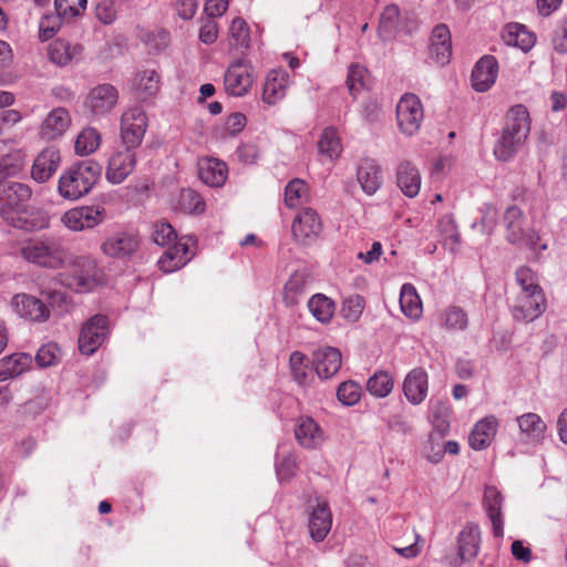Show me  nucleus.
Wrapping results in <instances>:
<instances>
[{
	"mask_svg": "<svg viewBox=\"0 0 567 567\" xmlns=\"http://www.w3.org/2000/svg\"><path fill=\"white\" fill-rule=\"evenodd\" d=\"M293 380L300 385L307 384L309 372L307 357L300 351H293L289 358Z\"/></svg>",
	"mask_w": 567,
	"mask_h": 567,
	"instance_id": "nucleus-50",
	"label": "nucleus"
},
{
	"mask_svg": "<svg viewBox=\"0 0 567 567\" xmlns=\"http://www.w3.org/2000/svg\"><path fill=\"white\" fill-rule=\"evenodd\" d=\"M368 70L359 64H351L347 78V85L352 95L365 86Z\"/></svg>",
	"mask_w": 567,
	"mask_h": 567,
	"instance_id": "nucleus-53",
	"label": "nucleus"
},
{
	"mask_svg": "<svg viewBox=\"0 0 567 567\" xmlns=\"http://www.w3.org/2000/svg\"><path fill=\"white\" fill-rule=\"evenodd\" d=\"M159 89V75L155 70H145L135 79V91L138 99L145 101L154 96Z\"/></svg>",
	"mask_w": 567,
	"mask_h": 567,
	"instance_id": "nucleus-38",
	"label": "nucleus"
},
{
	"mask_svg": "<svg viewBox=\"0 0 567 567\" xmlns=\"http://www.w3.org/2000/svg\"><path fill=\"white\" fill-rule=\"evenodd\" d=\"M105 209L99 206H81L69 209L62 217V224L72 231H82L91 229L105 219Z\"/></svg>",
	"mask_w": 567,
	"mask_h": 567,
	"instance_id": "nucleus-11",
	"label": "nucleus"
},
{
	"mask_svg": "<svg viewBox=\"0 0 567 567\" xmlns=\"http://www.w3.org/2000/svg\"><path fill=\"white\" fill-rule=\"evenodd\" d=\"M41 293L52 309L58 310L59 312L68 310L69 302L65 292L61 290H45Z\"/></svg>",
	"mask_w": 567,
	"mask_h": 567,
	"instance_id": "nucleus-59",
	"label": "nucleus"
},
{
	"mask_svg": "<svg viewBox=\"0 0 567 567\" xmlns=\"http://www.w3.org/2000/svg\"><path fill=\"white\" fill-rule=\"evenodd\" d=\"M197 10L196 0H176L177 14L184 19L189 20L194 17Z\"/></svg>",
	"mask_w": 567,
	"mask_h": 567,
	"instance_id": "nucleus-64",
	"label": "nucleus"
},
{
	"mask_svg": "<svg viewBox=\"0 0 567 567\" xmlns=\"http://www.w3.org/2000/svg\"><path fill=\"white\" fill-rule=\"evenodd\" d=\"M504 223L507 229V240L516 245H529V239L524 229L525 219L523 212L517 206L508 207L504 215Z\"/></svg>",
	"mask_w": 567,
	"mask_h": 567,
	"instance_id": "nucleus-31",
	"label": "nucleus"
},
{
	"mask_svg": "<svg viewBox=\"0 0 567 567\" xmlns=\"http://www.w3.org/2000/svg\"><path fill=\"white\" fill-rule=\"evenodd\" d=\"M196 247L197 239L194 236H182L163 252L158 259L159 269L166 274L179 270L196 255Z\"/></svg>",
	"mask_w": 567,
	"mask_h": 567,
	"instance_id": "nucleus-6",
	"label": "nucleus"
},
{
	"mask_svg": "<svg viewBox=\"0 0 567 567\" xmlns=\"http://www.w3.org/2000/svg\"><path fill=\"white\" fill-rule=\"evenodd\" d=\"M230 45L237 49H248L250 42V32L248 24L241 18L233 20L230 28Z\"/></svg>",
	"mask_w": 567,
	"mask_h": 567,
	"instance_id": "nucleus-47",
	"label": "nucleus"
},
{
	"mask_svg": "<svg viewBox=\"0 0 567 567\" xmlns=\"http://www.w3.org/2000/svg\"><path fill=\"white\" fill-rule=\"evenodd\" d=\"M101 144V135L93 127L83 128L78 135L74 144L75 153L86 156L94 153Z\"/></svg>",
	"mask_w": 567,
	"mask_h": 567,
	"instance_id": "nucleus-42",
	"label": "nucleus"
},
{
	"mask_svg": "<svg viewBox=\"0 0 567 567\" xmlns=\"http://www.w3.org/2000/svg\"><path fill=\"white\" fill-rule=\"evenodd\" d=\"M177 238L173 226L167 221H157L153 225L152 239L158 246H166Z\"/></svg>",
	"mask_w": 567,
	"mask_h": 567,
	"instance_id": "nucleus-54",
	"label": "nucleus"
},
{
	"mask_svg": "<svg viewBox=\"0 0 567 567\" xmlns=\"http://www.w3.org/2000/svg\"><path fill=\"white\" fill-rule=\"evenodd\" d=\"M288 74L282 70H271L265 81L262 100L269 105L276 104L287 92Z\"/></svg>",
	"mask_w": 567,
	"mask_h": 567,
	"instance_id": "nucleus-29",
	"label": "nucleus"
},
{
	"mask_svg": "<svg viewBox=\"0 0 567 567\" xmlns=\"http://www.w3.org/2000/svg\"><path fill=\"white\" fill-rule=\"evenodd\" d=\"M135 164V150L130 147L117 150L109 158L105 177L111 184H121L134 171Z\"/></svg>",
	"mask_w": 567,
	"mask_h": 567,
	"instance_id": "nucleus-13",
	"label": "nucleus"
},
{
	"mask_svg": "<svg viewBox=\"0 0 567 567\" xmlns=\"http://www.w3.org/2000/svg\"><path fill=\"white\" fill-rule=\"evenodd\" d=\"M198 176L210 187H221L227 179L228 167L220 159L205 157L198 162Z\"/></svg>",
	"mask_w": 567,
	"mask_h": 567,
	"instance_id": "nucleus-27",
	"label": "nucleus"
},
{
	"mask_svg": "<svg viewBox=\"0 0 567 567\" xmlns=\"http://www.w3.org/2000/svg\"><path fill=\"white\" fill-rule=\"evenodd\" d=\"M295 437L300 446L313 450L324 441L320 425L310 416H300L296 421Z\"/></svg>",
	"mask_w": 567,
	"mask_h": 567,
	"instance_id": "nucleus-22",
	"label": "nucleus"
},
{
	"mask_svg": "<svg viewBox=\"0 0 567 567\" xmlns=\"http://www.w3.org/2000/svg\"><path fill=\"white\" fill-rule=\"evenodd\" d=\"M54 7L59 17L71 19L86 8V0H54Z\"/></svg>",
	"mask_w": 567,
	"mask_h": 567,
	"instance_id": "nucleus-51",
	"label": "nucleus"
},
{
	"mask_svg": "<svg viewBox=\"0 0 567 567\" xmlns=\"http://www.w3.org/2000/svg\"><path fill=\"white\" fill-rule=\"evenodd\" d=\"M502 40L506 45L520 49L524 53L532 49V32L518 22H509L504 27Z\"/></svg>",
	"mask_w": 567,
	"mask_h": 567,
	"instance_id": "nucleus-34",
	"label": "nucleus"
},
{
	"mask_svg": "<svg viewBox=\"0 0 567 567\" xmlns=\"http://www.w3.org/2000/svg\"><path fill=\"white\" fill-rule=\"evenodd\" d=\"M497 426V419L493 415L478 421L470 434V446L477 451L486 449L493 441Z\"/></svg>",
	"mask_w": 567,
	"mask_h": 567,
	"instance_id": "nucleus-30",
	"label": "nucleus"
},
{
	"mask_svg": "<svg viewBox=\"0 0 567 567\" xmlns=\"http://www.w3.org/2000/svg\"><path fill=\"white\" fill-rule=\"evenodd\" d=\"M430 58L440 65L450 62L452 55V40L450 29L445 24H437L432 30L430 39Z\"/></svg>",
	"mask_w": 567,
	"mask_h": 567,
	"instance_id": "nucleus-20",
	"label": "nucleus"
},
{
	"mask_svg": "<svg viewBox=\"0 0 567 567\" xmlns=\"http://www.w3.org/2000/svg\"><path fill=\"white\" fill-rule=\"evenodd\" d=\"M218 38V25L213 19L206 20L199 29V40L204 44H213Z\"/></svg>",
	"mask_w": 567,
	"mask_h": 567,
	"instance_id": "nucleus-61",
	"label": "nucleus"
},
{
	"mask_svg": "<svg viewBox=\"0 0 567 567\" xmlns=\"http://www.w3.org/2000/svg\"><path fill=\"white\" fill-rule=\"evenodd\" d=\"M81 51V45H72L65 40L58 39L50 44L48 54L51 62L59 66H64L68 65L74 58H76Z\"/></svg>",
	"mask_w": 567,
	"mask_h": 567,
	"instance_id": "nucleus-35",
	"label": "nucleus"
},
{
	"mask_svg": "<svg viewBox=\"0 0 567 567\" xmlns=\"http://www.w3.org/2000/svg\"><path fill=\"white\" fill-rule=\"evenodd\" d=\"M481 543V530L476 524L468 523L461 530L457 544L458 556L462 560H471L476 557Z\"/></svg>",
	"mask_w": 567,
	"mask_h": 567,
	"instance_id": "nucleus-32",
	"label": "nucleus"
},
{
	"mask_svg": "<svg viewBox=\"0 0 567 567\" xmlns=\"http://www.w3.org/2000/svg\"><path fill=\"white\" fill-rule=\"evenodd\" d=\"M71 125V116L64 107L52 110L44 118L40 134L43 140L53 141L61 137Z\"/></svg>",
	"mask_w": 567,
	"mask_h": 567,
	"instance_id": "nucleus-25",
	"label": "nucleus"
},
{
	"mask_svg": "<svg viewBox=\"0 0 567 567\" xmlns=\"http://www.w3.org/2000/svg\"><path fill=\"white\" fill-rule=\"evenodd\" d=\"M319 152L331 161L338 158L342 152V144L334 127H326L318 142Z\"/></svg>",
	"mask_w": 567,
	"mask_h": 567,
	"instance_id": "nucleus-41",
	"label": "nucleus"
},
{
	"mask_svg": "<svg viewBox=\"0 0 567 567\" xmlns=\"http://www.w3.org/2000/svg\"><path fill=\"white\" fill-rule=\"evenodd\" d=\"M427 373L422 368L413 369L404 379L403 392L408 401L414 405L422 403L427 394Z\"/></svg>",
	"mask_w": 567,
	"mask_h": 567,
	"instance_id": "nucleus-26",
	"label": "nucleus"
},
{
	"mask_svg": "<svg viewBox=\"0 0 567 567\" xmlns=\"http://www.w3.org/2000/svg\"><path fill=\"white\" fill-rule=\"evenodd\" d=\"M297 468L298 465L296 456L288 454L284 456L280 463L277 465V475L281 482L288 481L296 474Z\"/></svg>",
	"mask_w": 567,
	"mask_h": 567,
	"instance_id": "nucleus-60",
	"label": "nucleus"
},
{
	"mask_svg": "<svg viewBox=\"0 0 567 567\" xmlns=\"http://www.w3.org/2000/svg\"><path fill=\"white\" fill-rule=\"evenodd\" d=\"M530 130V118L526 106L515 105L509 109L501 138L494 146V155L499 161H508L526 142Z\"/></svg>",
	"mask_w": 567,
	"mask_h": 567,
	"instance_id": "nucleus-2",
	"label": "nucleus"
},
{
	"mask_svg": "<svg viewBox=\"0 0 567 567\" xmlns=\"http://www.w3.org/2000/svg\"><path fill=\"white\" fill-rule=\"evenodd\" d=\"M107 336V318L95 315L82 327L79 336V350L85 355L93 354Z\"/></svg>",
	"mask_w": 567,
	"mask_h": 567,
	"instance_id": "nucleus-12",
	"label": "nucleus"
},
{
	"mask_svg": "<svg viewBox=\"0 0 567 567\" xmlns=\"http://www.w3.org/2000/svg\"><path fill=\"white\" fill-rule=\"evenodd\" d=\"M225 90L234 96H244L252 85L250 66L239 60L233 63L225 73Z\"/></svg>",
	"mask_w": 567,
	"mask_h": 567,
	"instance_id": "nucleus-14",
	"label": "nucleus"
},
{
	"mask_svg": "<svg viewBox=\"0 0 567 567\" xmlns=\"http://www.w3.org/2000/svg\"><path fill=\"white\" fill-rule=\"evenodd\" d=\"M32 357L25 352H17L0 360V382L19 377L31 368Z\"/></svg>",
	"mask_w": 567,
	"mask_h": 567,
	"instance_id": "nucleus-33",
	"label": "nucleus"
},
{
	"mask_svg": "<svg viewBox=\"0 0 567 567\" xmlns=\"http://www.w3.org/2000/svg\"><path fill=\"white\" fill-rule=\"evenodd\" d=\"M61 163L59 150L47 147L34 158L31 176L38 183L48 182L56 172Z\"/></svg>",
	"mask_w": 567,
	"mask_h": 567,
	"instance_id": "nucleus-21",
	"label": "nucleus"
},
{
	"mask_svg": "<svg viewBox=\"0 0 567 567\" xmlns=\"http://www.w3.org/2000/svg\"><path fill=\"white\" fill-rule=\"evenodd\" d=\"M148 122L138 106L127 109L121 118V138L125 147L136 150L144 138Z\"/></svg>",
	"mask_w": 567,
	"mask_h": 567,
	"instance_id": "nucleus-9",
	"label": "nucleus"
},
{
	"mask_svg": "<svg viewBox=\"0 0 567 567\" xmlns=\"http://www.w3.org/2000/svg\"><path fill=\"white\" fill-rule=\"evenodd\" d=\"M62 358V351L54 342L43 344L35 354V362L41 368L55 365Z\"/></svg>",
	"mask_w": 567,
	"mask_h": 567,
	"instance_id": "nucleus-49",
	"label": "nucleus"
},
{
	"mask_svg": "<svg viewBox=\"0 0 567 567\" xmlns=\"http://www.w3.org/2000/svg\"><path fill=\"white\" fill-rule=\"evenodd\" d=\"M554 49L558 53H567V17L564 18L557 28L554 39H553Z\"/></svg>",
	"mask_w": 567,
	"mask_h": 567,
	"instance_id": "nucleus-62",
	"label": "nucleus"
},
{
	"mask_svg": "<svg viewBox=\"0 0 567 567\" xmlns=\"http://www.w3.org/2000/svg\"><path fill=\"white\" fill-rule=\"evenodd\" d=\"M364 309V299L354 295L344 300L342 306L343 317L350 321H357Z\"/></svg>",
	"mask_w": 567,
	"mask_h": 567,
	"instance_id": "nucleus-56",
	"label": "nucleus"
},
{
	"mask_svg": "<svg viewBox=\"0 0 567 567\" xmlns=\"http://www.w3.org/2000/svg\"><path fill=\"white\" fill-rule=\"evenodd\" d=\"M503 503L504 497L495 486H485L483 508L492 523L493 535L497 538H502L504 535Z\"/></svg>",
	"mask_w": 567,
	"mask_h": 567,
	"instance_id": "nucleus-17",
	"label": "nucleus"
},
{
	"mask_svg": "<svg viewBox=\"0 0 567 567\" xmlns=\"http://www.w3.org/2000/svg\"><path fill=\"white\" fill-rule=\"evenodd\" d=\"M102 274L96 261L89 256H80L72 261L66 286L75 292H89L101 282Z\"/></svg>",
	"mask_w": 567,
	"mask_h": 567,
	"instance_id": "nucleus-5",
	"label": "nucleus"
},
{
	"mask_svg": "<svg viewBox=\"0 0 567 567\" xmlns=\"http://www.w3.org/2000/svg\"><path fill=\"white\" fill-rule=\"evenodd\" d=\"M307 276L302 272H293L284 288V302L288 307L299 303L300 297L306 292Z\"/></svg>",
	"mask_w": 567,
	"mask_h": 567,
	"instance_id": "nucleus-39",
	"label": "nucleus"
},
{
	"mask_svg": "<svg viewBox=\"0 0 567 567\" xmlns=\"http://www.w3.org/2000/svg\"><path fill=\"white\" fill-rule=\"evenodd\" d=\"M228 8V0H207L204 7L209 18L221 17Z\"/></svg>",
	"mask_w": 567,
	"mask_h": 567,
	"instance_id": "nucleus-63",
	"label": "nucleus"
},
{
	"mask_svg": "<svg viewBox=\"0 0 567 567\" xmlns=\"http://www.w3.org/2000/svg\"><path fill=\"white\" fill-rule=\"evenodd\" d=\"M322 230L319 215L312 208H305L293 220L292 234L295 238L307 244L319 236Z\"/></svg>",
	"mask_w": 567,
	"mask_h": 567,
	"instance_id": "nucleus-19",
	"label": "nucleus"
},
{
	"mask_svg": "<svg viewBox=\"0 0 567 567\" xmlns=\"http://www.w3.org/2000/svg\"><path fill=\"white\" fill-rule=\"evenodd\" d=\"M400 24V9L395 4H390L383 10L380 23H379V35L383 40H388L399 29Z\"/></svg>",
	"mask_w": 567,
	"mask_h": 567,
	"instance_id": "nucleus-43",
	"label": "nucleus"
},
{
	"mask_svg": "<svg viewBox=\"0 0 567 567\" xmlns=\"http://www.w3.org/2000/svg\"><path fill=\"white\" fill-rule=\"evenodd\" d=\"M498 64L494 56L485 55L477 61L472 71V86L476 92H486L495 83Z\"/></svg>",
	"mask_w": 567,
	"mask_h": 567,
	"instance_id": "nucleus-23",
	"label": "nucleus"
},
{
	"mask_svg": "<svg viewBox=\"0 0 567 567\" xmlns=\"http://www.w3.org/2000/svg\"><path fill=\"white\" fill-rule=\"evenodd\" d=\"M20 255L25 261L47 269L62 268L69 256L59 239L47 235L23 240Z\"/></svg>",
	"mask_w": 567,
	"mask_h": 567,
	"instance_id": "nucleus-4",
	"label": "nucleus"
},
{
	"mask_svg": "<svg viewBox=\"0 0 567 567\" xmlns=\"http://www.w3.org/2000/svg\"><path fill=\"white\" fill-rule=\"evenodd\" d=\"M23 169V158L19 153H10L0 157V197L12 194L14 197L25 198L29 194V185L18 182H9Z\"/></svg>",
	"mask_w": 567,
	"mask_h": 567,
	"instance_id": "nucleus-8",
	"label": "nucleus"
},
{
	"mask_svg": "<svg viewBox=\"0 0 567 567\" xmlns=\"http://www.w3.org/2000/svg\"><path fill=\"white\" fill-rule=\"evenodd\" d=\"M95 17L104 24H111L116 19V10L112 0H102L95 7Z\"/></svg>",
	"mask_w": 567,
	"mask_h": 567,
	"instance_id": "nucleus-58",
	"label": "nucleus"
},
{
	"mask_svg": "<svg viewBox=\"0 0 567 567\" xmlns=\"http://www.w3.org/2000/svg\"><path fill=\"white\" fill-rule=\"evenodd\" d=\"M442 245L451 252H456L460 245V234L451 216H444L439 223Z\"/></svg>",
	"mask_w": 567,
	"mask_h": 567,
	"instance_id": "nucleus-45",
	"label": "nucleus"
},
{
	"mask_svg": "<svg viewBox=\"0 0 567 567\" xmlns=\"http://www.w3.org/2000/svg\"><path fill=\"white\" fill-rule=\"evenodd\" d=\"M308 198V186L299 178L290 181L285 188V204L289 208L302 205Z\"/></svg>",
	"mask_w": 567,
	"mask_h": 567,
	"instance_id": "nucleus-44",
	"label": "nucleus"
},
{
	"mask_svg": "<svg viewBox=\"0 0 567 567\" xmlns=\"http://www.w3.org/2000/svg\"><path fill=\"white\" fill-rule=\"evenodd\" d=\"M141 244L138 234L121 230L106 237L101 244V250L109 258L124 260L134 256Z\"/></svg>",
	"mask_w": 567,
	"mask_h": 567,
	"instance_id": "nucleus-10",
	"label": "nucleus"
},
{
	"mask_svg": "<svg viewBox=\"0 0 567 567\" xmlns=\"http://www.w3.org/2000/svg\"><path fill=\"white\" fill-rule=\"evenodd\" d=\"M361 386L354 381L342 382L337 390L338 400L344 405H353L360 400Z\"/></svg>",
	"mask_w": 567,
	"mask_h": 567,
	"instance_id": "nucleus-52",
	"label": "nucleus"
},
{
	"mask_svg": "<svg viewBox=\"0 0 567 567\" xmlns=\"http://www.w3.org/2000/svg\"><path fill=\"white\" fill-rule=\"evenodd\" d=\"M178 204L181 209L188 214H202L205 210V202L202 196L192 188L182 189Z\"/></svg>",
	"mask_w": 567,
	"mask_h": 567,
	"instance_id": "nucleus-48",
	"label": "nucleus"
},
{
	"mask_svg": "<svg viewBox=\"0 0 567 567\" xmlns=\"http://www.w3.org/2000/svg\"><path fill=\"white\" fill-rule=\"evenodd\" d=\"M443 320L445 327L452 330H463L466 328L468 322L466 312L462 308L455 306L450 307L443 313Z\"/></svg>",
	"mask_w": 567,
	"mask_h": 567,
	"instance_id": "nucleus-55",
	"label": "nucleus"
},
{
	"mask_svg": "<svg viewBox=\"0 0 567 567\" xmlns=\"http://www.w3.org/2000/svg\"><path fill=\"white\" fill-rule=\"evenodd\" d=\"M60 18L53 16H45L41 19L39 25V37L42 41H48L55 35L60 29Z\"/></svg>",
	"mask_w": 567,
	"mask_h": 567,
	"instance_id": "nucleus-57",
	"label": "nucleus"
},
{
	"mask_svg": "<svg viewBox=\"0 0 567 567\" xmlns=\"http://www.w3.org/2000/svg\"><path fill=\"white\" fill-rule=\"evenodd\" d=\"M308 309L319 322L328 323L334 313V302L327 296L317 293L309 299Z\"/></svg>",
	"mask_w": 567,
	"mask_h": 567,
	"instance_id": "nucleus-40",
	"label": "nucleus"
},
{
	"mask_svg": "<svg viewBox=\"0 0 567 567\" xmlns=\"http://www.w3.org/2000/svg\"><path fill=\"white\" fill-rule=\"evenodd\" d=\"M400 306L402 312L411 318L419 319L422 315V301L416 289L411 284H404L400 293Z\"/></svg>",
	"mask_w": 567,
	"mask_h": 567,
	"instance_id": "nucleus-37",
	"label": "nucleus"
},
{
	"mask_svg": "<svg viewBox=\"0 0 567 567\" xmlns=\"http://www.w3.org/2000/svg\"><path fill=\"white\" fill-rule=\"evenodd\" d=\"M118 100L115 86L104 83L93 87L85 101V107L94 115H104L111 112Z\"/></svg>",
	"mask_w": 567,
	"mask_h": 567,
	"instance_id": "nucleus-15",
	"label": "nucleus"
},
{
	"mask_svg": "<svg viewBox=\"0 0 567 567\" xmlns=\"http://www.w3.org/2000/svg\"><path fill=\"white\" fill-rule=\"evenodd\" d=\"M396 184L406 197H415L421 188V174L417 167L409 161L401 162L396 168Z\"/></svg>",
	"mask_w": 567,
	"mask_h": 567,
	"instance_id": "nucleus-28",
	"label": "nucleus"
},
{
	"mask_svg": "<svg viewBox=\"0 0 567 567\" xmlns=\"http://www.w3.org/2000/svg\"><path fill=\"white\" fill-rule=\"evenodd\" d=\"M332 514L328 503H318L309 514L308 529L310 537L319 543L322 542L331 530Z\"/></svg>",
	"mask_w": 567,
	"mask_h": 567,
	"instance_id": "nucleus-24",
	"label": "nucleus"
},
{
	"mask_svg": "<svg viewBox=\"0 0 567 567\" xmlns=\"http://www.w3.org/2000/svg\"><path fill=\"white\" fill-rule=\"evenodd\" d=\"M368 391L378 398L386 396L393 389V380L389 373L375 372L367 382Z\"/></svg>",
	"mask_w": 567,
	"mask_h": 567,
	"instance_id": "nucleus-46",
	"label": "nucleus"
},
{
	"mask_svg": "<svg viewBox=\"0 0 567 567\" xmlns=\"http://www.w3.org/2000/svg\"><path fill=\"white\" fill-rule=\"evenodd\" d=\"M11 307L22 318L43 322L49 319V307L41 300L28 293H18L11 299Z\"/></svg>",
	"mask_w": 567,
	"mask_h": 567,
	"instance_id": "nucleus-16",
	"label": "nucleus"
},
{
	"mask_svg": "<svg viewBox=\"0 0 567 567\" xmlns=\"http://www.w3.org/2000/svg\"><path fill=\"white\" fill-rule=\"evenodd\" d=\"M342 364V354L339 349L323 347L312 354V365L319 379L328 380L338 373Z\"/></svg>",
	"mask_w": 567,
	"mask_h": 567,
	"instance_id": "nucleus-18",
	"label": "nucleus"
},
{
	"mask_svg": "<svg viewBox=\"0 0 567 567\" xmlns=\"http://www.w3.org/2000/svg\"><path fill=\"white\" fill-rule=\"evenodd\" d=\"M101 172L102 167L95 161L74 163L59 178V195L68 200H76L87 195L99 181Z\"/></svg>",
	"mask_w": 567,
	"mask_h": 567,
	"instance_id": "nucleus-3",
	"label": "nucleus"
},
{
	"mask_svg": "<svg viewBox=\"0 0 567 567\" xmlns=\"http://www.w3.org/2000/svg\"><path fill=\"white\" fill-rule=\"evenodd\" d=\"M358 182L362 189L369 194H374L381 184L380 169L372 159H364L358 168Z\"/></svg>",
	"mask_w": 567,
	"mask_h": 567,
	"instance_id": "nucleus-36",
	"label": "nucleus"
},
{
	"mask_svg": "<svg viewBox=\"0 0 567 567\" xmlns=\"http://www.w3.org/2000/svg\"><path fill=\"white\" fill-rule=\"evenodd\" d=\"M424 120L421 100L413 93H405L396 104V121L400 131L405 135L415 134Z\"/></svg>",
	"mask_w": 567,
	"mask_h": 567,
	"instance_id": "nucleus-7",
	"label": "nucleus"
},
{
	"mask_svg": "<svg viewBox=\"0 0 567 567\" xmlns=\"http://www.w3.org/2000/svg\"><path fill=\"white\" fill-rule=\"evenodd\" d=\"M32 196V189L29 186V194L25 198L14 197L7 194L0 197V217L10 227L25 230L37 231L45 229L50 225L48 214L40 209H30L24 203Z\"/></svg>",
	"mask_w": 567,
	"mask_h": 567,
	"instance_id": "nucleus-1",
	"label": "nucleus"
}]
</instances>
